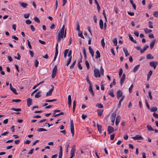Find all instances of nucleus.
I'll return each mask as SVG.
<instances>
[{"mask_svg":"<svg viewBox=\"0 0 158 158\" xmlns=\"http://www.w3.org/2000/svg\"><path fill=\"white\" fill-rule=\"evenodd\" d=\"M64 31H60L59 33L58 34V37L57 39V43L56 44V48H55V55L53 59V61H55L56 60L57 56L58 54V43L60 42L61 40V38L63 39V36L64 35Z\"/></svg>","mask_w":158,"mask_h":158,"instance_id":"f257e3e1","label":"nucleus"},{"mask_svg":"<svg viewBox=\"0 0 158 158\" xmlns=\"http://www.w3.org/2000/svg\"><path fill=\"white\" fill-rule=\"evenodd\" d=\"M104 70L102 66L101 67L100 71L98 69L95 68L94 69V76L96 78L100 77L101 74L102 76L104 75Z\"/></svg>","mask_w":158,"mask_h":158,"instance_id":"f03ea898","label":"nucleus"},{"mask_svg":"<svg viewBox=\"0 0 158 158\" xmlns=\"http://www.w3.org/2000/svg\"><path fill=\"white\" fill-rule=\"evenodd\" d=\"M60 112V110H54L53 111V112H54V113L52 114V116L54 117H56L60 115L64 114V113L63 112H61L59 113L56 114V112Z\"/></svg>","mask_w":158,"mask_h":158,"instance_id":"7ed1b4c3","label":"nucleus"},{"mask_svg":"<svg viewBox=\"0 0 158 158\" xmlns=\"http://www.w3.org/2000/svg\"><path fill=\"white\" fill-rule=\"evenodd\" d=\"M70 130L72 134V137L74 136V127L73 120L71 119L70 121Z\"/></svg>","mask_w":158,"mask_h":158,"instance_id":"20e7f679","label":"nucleus"},{"mask_svg":"<svg viewBox=\"0 0 158 158\" xmlns=\"http://www.w3.org/2000/svg\"><path fill=\"white\" fill-rule=\"evenodd\" d=\"M57 71V67L56 65H55L53 69L52 70V78H54L56 74Z\"/></svg>","mask_w":158,"mask_h":158,"instance_id":"39448f33","label":"nucleus"},{"mask_svg":"<svg viewBox=\"0 0 158 158\" xmlns=\"http://www.w3.org/2000/svg\"><path fill=\"white\" fill-rule=\"evenodd\" d=\"M157 64L158 63L156 61L154 62L153 61H152L150 62L149 63L150 66L152 67H153L155 69H156Z\"/></svg>","mask_w":158,"mask_h":158,"instance_id":"423d86ee","label":"nucleus"},{"mask_svg":"<svg viewBox=\"0 0 158 158\" xmlns=\"http://www.w3.org/2000/svg\"><path fill=\"white\" fill-rule=\"evenodd\" d=\"M107 131L109 132V134H110L114 132V129L111 126H109L108 127Z\"/></svg>","mask_w":158,"mask_h":158,"instance_id":"0eeeda50","label":"nucleus"},{"mask_svg":"<svg viewBox=\"0 0 158 158\" xmlns=\"http://www.w3.org/2000/svg\"><path fill=\"white\" fill-rule=\"evenodd\" d=\"M132 138L134 140H141L143 139V138L139 135H137L135 137H133Z\"/></svg>","mask_w":158,"mask_h":158,"instance_id":"6e6552de","label":"nucleus"},{"mask_svg":"<svg viewBox=\"0 0 158 158\" xmlns=\"http://www.w3.org/2000/svg\"><path fill=\"white\" fill-rule=\"evenodd\" d=\"M123 94V93L120 90H119L117 92V97L118 99H119L121 97Z\"/></svg>","mask_w":158,"mask_h":158,"instance_id":"1a4fd4ad","label":"nucleus"},{"mask_svg":"<svg viewBox=\"0 0 158 158\" xmlns=\"http://www.w3.org/2000/svg\"><path fill=\"white\" fill-rule=\"evenodd\" d=\"M125 78V75L123 74V75L122 77L121 78L120 80V85H122L124 83Z\"/></svg>","mask_w":158,"mask_h":158,"instance_id":"9d476101","label":"nucleus"},{"mask_svg":"<svg viewBox=\"0 0 158 158\" xmlns=\"http://www.w3.org/2000/svg\"><path fill=\"white\" fill-rule=\"evenodd\" d=\"M89 91L90 92V93L92 94L93 96H94V93L93 90V89L92 87V85H89Z\"/></svg>","mask_w":158,"mask_h":158,"instance_id":"9b49d317","label":"nucleus"},{"mask_svg":"<svg viewBox=\"0 0 158 158\" xmlns=\"http://www.w3.org/2000/svg\"><path fill=\"white\" fill-rule=\"evenodd\" d=\"M27 106L29 107L32 104V100L30 98L27 99Z\"/></svg>","mask_w":158,"mask_h":158,"instance_id":"f8f14e48","label":"nucleus"},{"mask_svg":"<svg viewBox=\"0 0 158 158\" xmlns=\"http://www.w3.org/2000/svg\"><path fill=\"white\" fill-rule=\"evenodd\" d=\"M152 70H150L149 73H148L147 74V81H149L150 78L151 76L152 75Z\"/></svg>","mask_w":158,"mask_h":158,"instance_id":"ddd939ff","label":"nucleus"},{"mask_svg":"<svg viewBox=\"0 0 158 158\" xmlns=\"http://www.w3.org/2000/svg\"><path fill=\"white\" fill-rule=\"evenodd\" d=\"M75 150L76 149L74 147L71 149L70 152L71 156L73 157L74 156Z\"/></svg>","mask_w":158,"mask_h":158,"instance_id":"4468645a","label":"nucleus"},{"mask_svg":"<svg viewBox=\"0 0 158 158\" xmlns=\"http://www.w3.org/2000/svg\"><path fill=\"white\" fill-rule=\"evenodd\" d=\"M149 47L148 45H146L143 48V49H141L140 50V52L141 53H143L144 51H145L147 48Z\"/></svg>","mask_w":158,"mask_h":158,"instance_id":"2eb2a0df","label":"nucleus"},{"mask_svg":"<svg viewBox=\"0 0 158 158\" xmlns=\"http://www.w3.org/2000/svg\"><path fill=\"white\" fill-rule=\"evenodd\" d=\"M97 127L98 128V130L100 133H101L102 132V127L101 125L98 124H97Z\"/></svg>","mask_w":158,"mask_h":158,"instance_id":"dca6fc26","label":"nucleus"},{"mask_svg":"<svg viewBox=\"0 0 158 158\" xmlns=\"http://www.w3.org/2000/svg\"><path fill=\"white\" fill-rule=\"evenodd\" d=\"M19 4L22 7L25 8H26L28 6L27 4L23 2H19Z\"/></svg>","mask_w":158,"mask_h":158,"instance_id":"f3484780","label":"nucleus"},{"mask_svg":"<svg viewBox=\"0 0 158 158\" xmlns=\"http://www.w3.org/2000/svg\"><path fill=\"white\" fill-rule=\"evenodd\" d=\"M99 25L100 28L102 29L103 28V20L102 19H100L99 21Z\"/></svg>","mask_w":158,"mask_h":158,"instance_id":"a211bd4d","label":"nucleus"},{"mask_svg":"<svg viewBox=\"0 0 158 158\" xmlns=\"http://www.w3.org/2000/svg\"><path fill=\"white\" fill-rule=\"evenodd\" d=\"M123 51H124V53L125 54V56L126 57L129 55L130 54L128 53V51L126 48H123Z\"/></svg>","mask_w":158,"mask_h":158,"instance_id":"6ab92c4d","label":"nucleus"},{"mask_svg":"<svg viewBox=\"0 0 158 158\" xmlns=\"http://www.w3.org/2000/svg\"><path fill=\"white\" fill-rule=\"evenodd\" d=\"M154 58L150 54H148L146 55V58L147 59H153Z\"/></svg>","mask_w":158,"mask_h":158,"instance_id":"aec40b11","label":"nucleus"},{"mask_svg":"<svg viewBox=\"0 0 158 158\" xmlns=\"http://www.w3.org/2000/svg\"><path fill=\"white\" fill-rule=\"evenodd\" d=\"M96 59L100 57V56H101L98 50H97L96 52Z\"/></svg>","mask_w":158,"mask_h":158,"instance_id":"412c9836","label":"nucleus"},{"mask_svg":"<svg viewBox=\"0 0 158 158\" xmlns=\"http://www.w3.org/2000/svg\"><path fill=\"white\" fill-rule=\"evenodd\" d=\"M144 31L145 33L148 34L151 32L152 31L151 29H148L146 28L144 29Z\"/></svg>","mask_w":158,"mask_h":158,"instance_id":"4be33fe9","label":"nucleus"},{"mask_svg":"<svg viewBox=\"0 0 158 158\" xmlns=\"http://www.w3.org/2000/svg\"><path fill=\"white\" fill-rule=\"evenodd\" d=\"M129 36L130 38V40L133 42L135 43H136V41L135 40H134V39L132 37L130 34H129Z\"/></svg>","mask_w":158,"mask_h":158,"instance_id":"5701e85b","label":"nucleus"},{"mask_svg":"<svg viewBox=\"0 0 158 158\" xmlns=\"http://www.w3.org/2000/svg\"><path fill=\"white\" fill-rule=\"evenodd\" d=\"M155 42V40H154L151 42L150 44V48L151 49H152L153 48Z\"/></svg>","mask_w":158,"mask_h":158,"instance_id":"b1692460","label":"nucleus"},{"mask_svg":"<svg viewBox=\"0 0 158 158\" xmlns=\"http://www.w3.org/2000/svg\"><path fill=\"white\" fill-rule=\"evenodd\" d=\"M53 90L52 89H51L48 91L46 93V96H51L52 95V92Z\"/></svg>","mask_w":158,"mask_h":158,"instance_id":"393cba45","label":"nucleus"},{"mask_svg":"<svg viewBox=\"0 0 158 158\" xmlns=\"http://www.w3.org/2000/svg\"><path fill=\"white\" fill-rule=\"evenodd\" d=\"M103 110H97L98 114L99 116L102 115V114L103 113Z\"/></svg>","mask_w":158,"mask_h":158,"instance_id":"a878e982","label":"nucleus"},{"mask_svg":"<svg viewBox=\"0 0 158 158\" xmlns=\"http://www.w3.org/2000/svg\"><path fill=\"white\" fill-rule=\"evenodd\" d=\"M140 66V64H138L137 65H136L135 67L134 68L133 70V71L134 73L136 72L139 69V67Z\"/></svg>","mask_w":158,"mask_h":158,"instance_id":"bb28decb","label":"nucleus"},{"mask_svg":"<svg viewBox=\"0 0 158 158\" xmlns=\"http://www.w3.org/2000/svg\"><path fill=\"white\" fill-rule=\"evenodd\" d=\"M11 110L16 111H20L21 110V108H12L10 109Z\"/></svg>","mask_w":158,"mask_h":158,"instance_id":"cd10ccee","label":"nucleus"},{"mask_svg":"<svg viewBox=\"0 0 158 158\" xmlns=\"http://www.w3.org/2000/svg\"><path fill=\"white\" fill-rule=\"evenodd\" d=\"M109 94L112 97H114V94L113 90V89L110 91L109 93Z\"/></svg>","mask_w":158,"mask_h":158,"instance_id":"c85d7f7f","label":"nucleus"},{"mask_svg":"<svg viewBox=\"0 0 158 158\" xmlns=\"http://www.w3.org/2000/svg\"><path fill=\"white\" fill-rule=\"evenodd\" d=\"M157 110V107H152L151 108V109H150V110L151 112H155Z\"/></svg>","mask_w":158,"mask_h":158,"instance_id":"c756f323","label":"nucleus"},{"mask_svg":"<svg viewBox=\"0 0 158 158\" xmlns=\"http://www.w3.org/2000/svg\"><path fill=\"white\" fill-rule=\"evenodd\" d=\"M47 130L43 128H40L37 129V131L39 132L43 131H47Z\"/></svg>","mask_w":158,"mask_h":158,"instance_id":"7c9ffc66","label":"nucleus"},{"mask_svg":"<svg viewBox=\"0 0 158 158\" xmlns=\"http://www.w3.org/2000/svg\"><path fill=\"white\" fill-rule=\"evenodd\" d=\"M76 106V101L74 100L73 102V112H74L75 108Z\"/></svg>","mask_w":158,"mask_h":158,"instance_id":"2f4dec72","label":"nucleus"},{"mask_svg":"<svg viewBox=\"0 0 158 158\" xmlns=\"http://www.w3.org/2000/svg\"><path fill=\"white\" fill-rule=\"evenodd\" d=\"M147 128L148 130L149 131H154L153 129L150 125H148L147 126Z\"/></svg>","mask_w":158,"mask_h":158,"instance_id":"473e14b6","label":"nucleus"},{"mask_svg":"<svg viewBox=\"0 0 158 158\" xmlns=\"http://www.w3.org/2000/svg\"><path fill=\"white\" fill-rule=\"evenodd\" d=\"M104 38H103L101 41V44L103 48H104L105 46V43L104 42Z\"/></svg>","mask_w":158,"mask_h":158,"instance_id":"72a5a7b5","label":"nucleus"},{"mask_svg":"<svg viewBox=\"0 0 158 158\" xmlns=\"http://www.w3.org/2000/svg\"><path fill=\"white\" fill-rule=\"evenodd\" d=\"M40 92H38L35 95V98H39L41 97V95L40 94Z\"/></svg>","mask_w":158,"mask_h":158,"instance_id":"f704fd0d","label":"nucleus"},{"mask_svg":"<svg viewBox=\"0 0 158 158\" xmlns=\"http://www.w3.org/2000/svg\"><path fill=\"white\" fill-rule=\"evenodd\" d=\"M71 60H72V56H70V57L69 58V60L67 63L66 66H68L70 64V63H71Z\"/></svg>","mask_w":158,"mask_h":158,"instance_id":"c9c22d12","label":"nucleus"},{"mask_svg":"<svg viewBox=\"0 0 158 158\" xmlns=\"http://www.w3.org/2000/svg\"><path fill=\"white\" fill-rule=\"evenodd\" d=\"M96 106L99 108H102L103 107V106L101 104H97Z\"/></svg>","mask_w":158,"mask_h":158,"instance_id":"e433bc0d","label":"nucleus"},{"mask_svg":"<svg viewBox=\"0 0 158 158\" xmlns=\"http://www.w3.org/2000/svg\"><path fill=\"white\" fill-rule=\"evenodd\" d=\"M69 51V49H67L65 50L64 53V56L65 57L67 56Z\"/></svg>","mask_w":158,"mask_h":158,"instance_id":"4c0bfd02","label":"nucleus"},{"mask_svg":"<svg viewBox=\"0 0 158 158\" xmlns=\"http://www.w3.org/2000/svg\"><path fill=\"white\" fill-rule=\"evenodd\" d=\"M76 30L77 31H78L79 32H80V26H79V23L78 22H77V23Z\"/></svg>","mask_w":158,"mask_h":158,"instance_id":"58836bf2","label":"nucleus"},{"mask_svg":"<svg viewBox=\"0 0 158 158\" xmlns=\"http://www.w3.org/2000/svg\"><path fill=\"white\" fill-rule=\"evenodd\" d=\"M56 101V99H53L52 100H46L45 102H55Z\"/></svg>","mask_w":158,"mask_h":158,"instance_id":"ea45409f","label":"nucleus"},{"mask_svg":"<svg viewBox=\"0 0 158 158\" xmlns=\"http://www.w3.org/2000/svg\"><path fill=\"white\" fill-rule=\"evenodd\" d=\"M113 42L114 43V44L115 46H117V40L116 38L114 39L113 40Z\"/></svg>","mask_w":158,"mask_h":158,"instance_id":"a19ab883","label":"nucleus"},{"mask_svg":"<svg viewBox=\"0 0 158 158\" xmlns=\"http://www.w3.org/2000/svg\"><path fill=\"white\" fill-rule=\"evenodd\" d=\"M85 64L87 67L88 69H89V62L87 60H85Z\"/></svg>","mask_w":158,"mask_h":158,"instance_id":"79ce46f5","label":"nucleus"},{"mask_svg":"<svg viewBox=\"0 0 158 158\" xmlns=\"http://www.w3.org/2000/svg\"><path fill=\"white\" fill-rule=\"evenodd\" d=\"M116 115V111H115L112 113V114L111 115V117L112 118H115Z\"/></svg>","mask_w":158,"mask_h":158,"instance_id":"37998d69","label":"nucleus"},{"mask_svg":"<svg viewBox=\"0 0 158 158\" xmlns=\"http://www.w3.org/2000/svg\"><path fill=\"white\" fill-rule=\"evenodd\" d=\"M20 99H13L12 100V102H21Z\"/></svg>","mask_w":158,"mask_h":158,"instance_id":"c03bdc74","label":"nucleus"},{"mask_svg":"<svg viewBox=\"0 0 158 158\" xmlns=\"http://www.w3.org/2000/svg\"><path fill=\"white\" fill-rule=\"evenodd\" d=\"M27 44L28 45V47H29V48L30 49H32V47H31V44L30 42V41L28 40H27Z\"/></svg>","mask_w":158,"mask_h":158,"instance_id":"a18cd8bd","label":"nucleus"},{"mask_svg":"<svg viewBox=\"0 0 158 158\" xmlns=\"http://www.w3.org/2000/svg\"><path fill=\"white\" fill-rule=\"evenodd\" d=\"M11 90L13 92V93H14L15 94H18V93H17L16 92V89H15V88H12V89H11Z\"/></svg>","mask_w":158,"mask_h":158,"instance_id":"49530a36","label":"nucleus"},{"mask_svg":"<svg viewBox=\"0 0 158 158\" xmlns=\"http://www.w3.org/2000/svg\"><path fill=\"white\" fill-rule=\"evenodd\" d=\"M39 64V61L37 60H36L35 61V67H38Z\"/></svg>","mask_w":158,"mask_h":158,"instance_id":"de8ad7c7","label":"nucleus"},{"mask_svg":"<svg viewBox=\"0 0 158 158\" xmlns=\"http://www.w3.org/2000/svg\"><path fill=\"white\" fill-rule=\"evenodd\" d=\"M123 69L122 68H120L119 69V77H121V76L122 74L123 73Z\"/></svg>","mask_w":158,"mask_h":158,"instance_id":"09e8293b","label":"nucleus"},{"mask_svg":"<svg viewBox=\"0 0 158 158\" xmlns=\"http://www.w3.org/2000/svg\"><path fill=\"white\" fill-rule=\"evenodd\" d=\"M76 63V60H75L72 63L71 66H70V68L71 69L73 68Z\"/></svg>","mask_w":158,"mask_h":158,"instance_id":"8fccbe9b","label":"nucleus"},{"mask_svg":"<svg viewBox=\"0 0 158 158\" xmlns=\"http://www.w3.org/2000/svg\"><path fill=\"white\" fill-rule=\"evenodd\" d=\"M17 56H18V57H17L16 56H15V58L16 59H17V60H20V58H21V56H20V54L19 53H18L17 54Z\"/></svg>","mask_w":158,"mask_h":158,"instance_id":"3c124183","label":"nucleus"},{"mask_svg":"<svg viewBox=\"0 0 158 158\" xmlns=\"http://www.w3.org/2000/svg\"><path fill=\"white\" fill-rule=\"evenodd\" d=\"M153 15L154 16L156 17H158V12L157 11H155L154 12Z\"/></svg>","mask_w":158,"mask_h":158,"instance_id":"603ef678","label":"nucleus"},{"mask_svg":"<svg viewBox=\"0 0 158 158\" xmlns=\"http://www.w3.org/2000/svg\"><path fill=\"white\" fill-rule=\"evenodd\" d=\"M34 20L35 22H37L38 23H40V21L39 19L37 17H34Z\"/></svg>","mask_w":158,"mask_h":158,"instance_id":"864d4df0","label":"nucleus"},{"mask_svg":"<svg viewBox=\"0 0 158 158\" xmlns=\"http://www.w3.org/2000/svg\"><path fill=\"white\" fill-rule=\"evenodd\" d=\"M79 32L80 33H78V35L83 39H84V37L83 36L82 32L80 31Z\"/></svg>","mask_w":158,"mask_h":158,"instance_id":"5fc2aeb1","label":"nucleus"},{"mask_svg":"<svg viewBox=\"0 0 158 158\" xmlns=\"http://www.w3.org/2000/svg\"><path fill=\"white\" fill-rule=\"evenodd\" d=\"M148 95L150 98V99L152 100V97L151 94V91H149L148 92Z\"/></svg>","mask_w":158,"mask_h":158,"instance_id":"6e6d98bb","label":"nucleus"},{"mask_svg":"<svg viewBox=\"0 0 158 158\" xmlns=\"http://www.w3.org/2000/svg\"><path fill=\"white\" fill-rule=\"evenodd\" d=\"M89 49L90 53H94L93 49L91 48L90 46L89 47Z\"/></svg>","mask_w":158,"mask_h":158,"instance_id":"4d7b16f0","label":"nucleus"},{"mask_svg":"<svg viewBox=\"0 0 158 158\" xmlns=\"http://www.w3.org/2000/svg\"><path fill=\"white\" fill-rule=\"evenodd\" d=\"M30 16L29 14H26L24 15V17L26 19L28 18Z\"/></svg>","mask_w":158,"mask_h":158,"instance_id":"13d9d810","label":"nucleus"},{"mask_svg":"<svg viewBox=\"0 0 158 158\" xmlns=\"http://www.w3.org/2000/svg\"><path fill=\"white\" fill-rule=\"evenodd\" d=\"M34 148H32L31 149L29 152L28 153V154L29 155H31V154H32L33 153V151H34Z\"/></svg>","mask_w":158,"mask_h":158,"instance_id":"bf43d9fd","label":"nucleus"},{"mask_svg":"<svg viewBox=\"0 0 158 158\" xmlns=\"http://www.w3.org/2000/svg\"><path fill=\"white\" fill-rule=\"evenodd\" d=\"M78 68L80 70H81L82 69V67L79 62H78Z\"/></svg>","mask_w":158,"mask_h":158,"instance_id":"052dcab7","label":"nucleus"},{"mask_svg":"<svg viewBox=\"0 0 158 158\" xmlns=\"http://www.w3.org/2000/svg\"><path fill=\"white\" fill-rule=\"evenodd\" d=\"M133 84H132L130 87L129 88V92L130 93H131L132 92V89L133 88Z\"/></svg>","mask_w":158,"mask_h":158,"instance_id":"680f3d73","label":"nucleus"},{"mask_svg":"<svg viewBox=\"0 0 158 158\" xmlns=\"http://www.w3.org/2000/svg\"><path fill=\"white\" fill-rule=\"evenodd\" d=\"M115 135L114 134L111 135H110V139L112 140H113L114 138Z\"/></svg>","mask_w":158,"mask_h":158,"instance_id":"e2e57ef3","label":"nucleus"},{"mask_svg":"<svg viewBox=\"0 0 158 158\" xmlns=\"http://www.w3.org/2000/svg\"><path fill=\"white\" fill-rule=\"evenodd\" d=\"M26 23L27 24H30L31 23V22L30 20L28 19L26 20Z\"/></svg>","mask_w":158,"mask_h":158,"instance_id":"0e129e2a","label":"nucleus"},{"mask_svg":"<svg viewBox=\"0 0 158 158\" xmlns=\"http://www.w3.org/2000/svg\"><path fill=\"white\" fill-rule=\"evenodd\" d=\"M87 117V115L85 114H83L81 115L82 118L83 119H85Z\"/></svg>","mask_w":158,"mask_h":158,"instance_id":"69168bd1","label":"nucleus"},{"mask_svg":"<svg viewBox=\"0 0 158 158\" xmlns=\"http://www.w3.org/2000/svg\"><path fill=\"white\" fill-rule=\"evenodd\" d=\"M120 116L119 115L117 116L116 118V121H117V122H119L120 119Z\"/></svg>","mask_w":158,"mask_h":158,"instance_id":"338daca9","label":"nucleus"},{"mask_svg":"<svg viewBox=\"0 0 158 158\" xmlns=\"http://www.w3.org/2000/svg\"><path fill=\"white\" fill-rule=\"evenodd\" d=\"M153 116L156 118H158V114L154 112L153 114Z\"/></svg>","mask_w":158,"mask_h":158,"instance_id":"774afa93","label":"nucleus"}]
</instances>
